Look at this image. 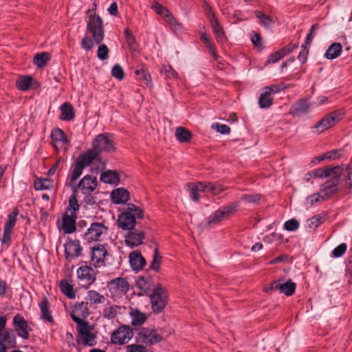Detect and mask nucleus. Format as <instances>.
I'll return each mask as SVG.
<instances>
[{
	"label": "nucleus",
	"instance_id": "f257e3e1",
	"mask_svg": "<svg viewBox=\"0 0 352 352\" xmlns=\"http://www.w3.org/2000/svg\"><path fill=\"white\" fill-rule=\"evenodd\" d=\"M142 217V211L133 204H128L125 211L118 217V225L123 230H132L136 224V218Z\"/></svg>",
	"mask_w": 352,
	"mask_h": 352
},
{
	"label": "nucleus",
	"instance_id": "f03ea898",
	"mask_svg": "<svg viewBox=\"0 0 352 352\" xmlns=\"http://www.w3.org/2000/svg\"><path fill=\"white\" fill-rule=\"evenodd\" d=\"M76 330V340L79 344L94 346L97 344V333L93 325H90L89 322L77 324Z\"/></svg>",
	"mask_w": 352,
	"mask_h": 352
},
{
	"label": "nucleus",
	"instance_id": "7ed1b4c3",
	"mask_svg": "<svg viewBox=\"0 0 352 352\" xmlns=\"http://www.w3.org/2000/svg\"><path fill=\"white\" fill-rule=\"evenodd\" d=\"M151 308L155 314L161 313L166 306L168 300V293L165 287L157 284L149 295Z\"/></svg>",
	"mask_w": 352,
	"mask_h": 352
},
{
	"label": "nucleus",
	"instance_id": "20e7f679",
	"mask_svg": "<svg viewBox=\"0 0 352 352\" xmlns=\"http://www.w3.org/2000/svg\"><path fill=\"white\" fill-rule=\"evenodd\" d=\"M87 28L91 34L96 44H100L104 37L103 21L102 18L95 14H90L87 21Z\"/></svg>",
	"mask_w": 352,
	"mask_h": 352
},
{
	"label": "nucleus",
	"instance_id": "39448f33",
	"mask_svg": "<svg viewBox=\"0 0 352 352\" xmlns=\"http://www.w3.org/2000/svg\"><path fill=\"white\" fill-rule=\"evenodd\" d=\"M237 207V204L236 203H232L230 205L225 206L219 210H216L214 212L211 214L206 219V227H213L223 221L224 219L228 217L230 214L236 210Z\"/></svg>",
	"mask_w": 352,
	"mask_h": 352
},
{
	"label": "nucleus",
	"instance_id": "423d86ee",
	"mask_svg": "<svg viewBox=\"0 0 352 352\" xmlns=\"http://www.w3.org/2000/svg\"><path fill=\"white\" fill-rule=\"evenodd\" d=\"M343 112L342 110L339 109L333 111L316 123L312 126V129H316L319 133H322L338 123L341 120Z\"/></svg>",
	"mask_w": 352,
	"mask_h": 352
},
{
	"label": "nucleus",
	"instance_id": "0eeeda50",
	"mask_svg": "<svg viewBox=\"0 0 352 352\" xmlns=\"http://www.w3.org/2000/svg\"><path fill=\"white\" fill-rule=\"evenodd\" d=\"M97 186V178L93 175H85L78 183V185L71 184V188L74 193L78 190L85 195L91 194Z\"/></svg>",
	"mask_w": 352,
	"mask_h": 352
},
{
	"label": "nucleus",
	"instance_id": "6e6552de",
	"mask_svg": "<svg viewBox=\"0 0 352 352\" xmlns=\"http://www.w3.org/2000/svg\"><path fill=\"white\" fill-rule=\"evenodd\" d=\"M314 104L311 102L308 98H301L295 102L290 107L289 114L295 117H301L309 114Z\"/></svg>",
	"mask_w": 352,
	"mask_h": 352
},
{
	"label": "nucleus",
	"instance_id": "1a4fd4ad",
	"mask_svg": "<svg viewBox=\"0 0 352 352\" xmlns=\"http://www.w3.org/2000/svg\"><path fill=\"white\" fill-rule=\"evenodd\" d=\"M133 337L132 330L126 325L118 327L111 335V341L114 344H123Z\"/></svg>",
	"mask_w": 352,
	"mask_h": 352
},
{
	"label": "nucleus",
	"instance_id": "9d476101",
	"mask_svg": "<svg viewBox=\"0 0 352 352\" xmlns=\"http://www.w3.org/2000/svg\"><path fill=\"white\" fill-rule=\"evenodd\" d=\"M12 325L19 337L25 340L29 338L32 329L28 326V322L22 315L18 314L14 316Z\"/></svg>",
	"mask_w": 352,
	"mask_h": 352
},
{
	"label": "nucleus",
	"instance_id": "9b49d317",
	"mask_svg": "<svg viewBox=\"0 0 352 352\" xmlns=\"http://www.w3.org/2000/svg\"><path fill=\"white\" fill-rule=\"evenodd\" d=\"M93 148L100 154L102 152H109L114 149L113 142L104 134H99L93 140Z\"/></svg>",
	"mask_w": 352,
	"mask_h": 352
},
{
	"label": "nucleus",
	"instance_id": "f8f14e48",
	"mask_svg": "<svg viewBox=\"0 0 352 352\" xmlns=\"http://www.w3.org/2000/svg\"><path fill=\"white\" fill-rule=\"evenodd\" d=\"M89 314L87 302H80L76 303L72 308L71 317L77 324L87 322L82 318Z\"/></svg>",
	"mask_w": 352,
	"mask_h": 352
},
{
	"label": "nucleus",
	"instance_id": "ddd939ff",
	"mask_svg": "<svg viewBox=\"0 0 352 352\" xmlns=\"http://www.w3.org/2000/svg\"><path fill=\"white\" fill-rule=\"evenodd\" d=\"M107 230V228L102 223H93L85 234V239L87 242L100 241L102 235L106 234Z\"/></svg>",
	"mask_w": 352,
	"mask_h": 352
},
{
	"label": "nucleus",
	"instance_id": "4468645a",
	"mask_svg": "<svg viewBox=\"0 0 352 352\" xmlns=\"http://www.w3.org/2000/svg\"><path fill=\"white\" fill-rule=\"evenodd\" d=\"M138 336L141 342L148 345L157 343L162 340V336L157 333L156 330L148 328L141 329Z\"/></svg>",
	"mask_w": 352,
	"mask_h": 352
},
{
	"label": "nucleus",
	"instance_id": "2eb2a0df",
	"mask_svg": "<svg viewBox=\"0 0 352 352\" xmlns=\"http://www.w3.org/2000/svg\"><path fill=\"white\" fill-rule=\"evenodd\" d=\"M107 251L104 246L100 243L91 248V262L95 267H100L104 264V259Z\"/></svg>",
	"mask_w": 352,
	"mask_h": 352
},
{
	"label": "nucleus",
	"instance_id": "dca6fc26",
	"mask_svg": "<svg viewBox=\"0 0 352 352\" xmlns=\"http://www.w3.org/2000/svg\"><path fill=\"white\" fill-rule=\"evenodd\" d=\"M96 272L88 265H82L77 270V277L83 283L89 286L96 280Z\"/></svg>",
	"mask_w": 352,
	"mask_h": 352
},
{
	"label": "nucleus",
	"instance_id": "f3484780",
	"mask_svg": "<svg viewBox=\"0 0 352 352\" xmlns=\"http://www.w3.org/2000/svg\"><path fill=\"white\" fill-rule=\"evenodd\" d=\"M344 171V168L340 166L334 167H327L324 169L317 168L311 171L312 176L322 178V177H340Z\"/></svg>",
	"mask_w": 352,
	"mask_h": 352
},
{
	"label": "nucleus",
	"instance_id": "a211bd4d",
	"mask_svg": "<svg viewBox=\"0 0 352 352\" xmlns=\"http://www.w3.org/2000/svg\"><path fill=\"white\" fill-rule=\"evenodd\" d=\"M18 214L19 210L17 209H14L11 213H10L8 215V220L5 223L3 227L2 242H9L10 241L11 233L13 228L16 224Z\"/></svg>",
	"mask_w": 352,
	"mask_h": 352
},
{
	"label": "nucleus",
	"instance_id": "6ab92c4d",
	"mask_svg": "<svg viewBox=\"0 0 352 352\" xmlns=\"http://www.w3.org/2000/svg\"><path fill=\"white\" fill-rule=\"evenodd\" d=\"M208 18L210 21L216 40L219 43H223L226 41V37L222 27L215 18L213 12L208 13Z\"/></svg>",
	"mask_w": 352,
	"mask_h": 352
},
{
	"label": "nucleus",
	"instance_id": "aec40b11",
	"mask_svg": "<svg viewBox=\"0 0 352 352\" xmlns=\"http://www.w3.org/2000/svg\"><path fill=\"white\" fill-rule=\"evenodd\" d=\"M110 290L117 294H126L129 289V284L124 278H116L109 283Z\"/></svg>",
	"mask_w": 352,
	"mask_h": 352
},
{
	"label": "nucleus",
	"instance_id": "412c9836",
	"mask_svg": "<svg viewBox=\"0 0 352 352\" xmlns=\"http://www.w3.org/2000/svg\"><path fill=\"white\" fill-rule=\"evenodd\" d=\"M332 180L327 181L320 186V192L325 199L338 191V184L341 179L340 177H331Z\"/></svg>",
	"mask_w": 352,
	"mask_h": 352
},
{
	"label": "nucleus",
	"instance_id": "4be33fe9",
	"mask_svg": "<svg viewBox=\"0 0 352 352\" xmlns=\"http://www.w3.org/2000/svg\"><path fill=\"white\" fill-rule=\"evenodd\" d=\"M296 289V284L292 281H287L285 283H280L278 281L273 282L270 286V290H279L280 293L287 296L292 295Z\"/></svg>",
	"mask_w": 352,
	"mask_h": 352
},
{
	"label": "nucleus",
	"instance_id": "5701e85b",
	"mask_svg": "<svg viewBox=\"0 0 352 352\" xmlns=\"http://www.w3.org/2000/svg\"><path fill=\"white\" fill-rule=\"evenodd\" d=\"M65 249V258L71 261L75 258L78 257L82 252V248L80 243H63Z\"/></svg>",
	"mask_w": 352,
	"mask_h": 352
},
{
	"label": "nucleus",
	"instance_id": "b1692460",
	"mask_svg": "<svg viewBox=\"0 0 352 352\" xmlns=\"http://www.w3.org/2000/svg\"><path fill=\"white\" fill-rule=\"evenodd\" d=\"M129 262L135 271L141 270L146 265V260L138 251H134L129 254Z\"/></svg>",
	"mask_w": 352,
	"mask_h": 352
},
{
	"label": "nucleus",
	"instance_id": "393cba45",
	"mask_svg": "<svg viewBox=\"0 0 352 352\" xmlns=\"http://www.w3.org/2000/svg\"><path fill=\"white\" fill-rule=\"evenodd\" d=\"M187 187L190 190V196L194 201H198L199 199L198 192H208V183L204 184L199 182L198 184L188 183Z\"/></svg>",
	"mask_w": 352,
	"mask_h": 352
},
{
	"label": "nucleus",
	"instance_id": "a878e982",
	"mask_svg": "<svg viewBox=\"0 0 352 352\" xmlns=\"http://www.w3.org/2000/svg\"><path fill=\"white\" fill-rule=\"evenodd\" d=\"M111 198L112 202L116 204H124L129 200V193L125 188H119L111 192Z\"/></svg>",
	"mask_w": 352,
	"mask_h": 352
},
{
	"label": "nucleus",
	"instance_id": "bb28decb",
	"mask_svg": "<svg viewBox=\"0 0 352 352\" xmlns=\"http://www.w3.org/2000/svg\"><path fill=\"white\" fill-rule=\"evenodd\" d=\"M137 287L144 292H153L157 285H155L150 276H140L136 280Z\"/></svg>",
	"mask_w": 352,
	"mask_h": 352
},
{
	"label": "nucleus",
	"instance_id": "cd10ccee",
	"mask_svg": "<svg viewBox=\"0 0 352 352\" xmlns=\"http://www.w3.org/2000/svg\"><path fill=\"white\" fill-rule=\"evenodd\" d=\"M129 316L131 318V324L135 327L141 326L147 319L146 314L136 308L131 309Z\"/></svg>",
	"mask_w": 352,
	"mask_h": 352
},
{
	"label": "nucleus",
	"instance_id": "c85d7f7f",
	"mask_svg": "<svg viewBox=\"0 0 352 352\" xmlns=\"http://www.w3.org/2000/svg\"><path fill=\"white\" fill-rule=\"evenodd\" d=\"M99 155L93 148L87 150L85 153L80 155L77 161L85 167L90 165L94 160H96Z\"/></svg>",
	"mask_w": 352,
	"mask_h": 352
},
{
	"label": "nucleus",
	"instance_id": "c756f323",
	"mask_svg": "<svg viewBox=\"0 0 352 352\" xmlns=\"http://www.w3.org/2000/svg\"><path fill=\"white\" fill-rule=\"evenodd\" d=\"M76 215L67 213L63 217V230L65 233H72L76 230Z\"/></svg>",
	"mask_w": 352,
	"mask_h": 352
},
{
	"label": "nucleus",
	"instance_id": "7c9ffc66",
	"mask_svg": "<svg viewBox=\"0 0 352 352\" xmlns=\"http://www.w3.org/2000/svg\"><path fill=\"white\" fill-rule=\"evenodd\" d=\"M34 82H36L34 78L30 76H21L16 82L18 89L25 91L28 90Z\"/></svg>",
	"mask_w": 352,
	"mask_h": 352
},
{
	"label": "nucleus",
	"instance_id": "2f4dec72",
	"mask_svg": "<svg viewBox=\"0 0 352 352\" xmlns=\"http://www.w3.org/2000/svg\"><path fill=\"white\" fill-rule=\"evenodd\" d=\"M100 180L104 183L116 184L119 182L120 176L117 171L109 170L101 174Z\"/></svg>",
	"mask_w": 352,
	"mask_h": 352
},
{
	"label": "nucleus",
	"instance_id": "473e14b6",
	"mask_svg": "<svg viewBox=\"0 0 352 352\" xmlns=\"http://www.w3.org/2000/svg\"><path fill=\"white\" fill-rule=\"evenodd\" d=\"M342 47L339 43H333L327 50L324 56L329 60L338 58L342 52Z\"/></svg>",
	"mask_w": 352,
	"mask_h": 352
},
{
	"label": "nucleus",
	"instance_id": "72a5a7b5",
	"mask_svg": "<svg viewBox=\"0 0 352 352\" xmlns=\"http://www.w3.org/2000/svg\"><path fill=\"white\" fill-rule=\"evenodd\" d=\"M61 114L60 118L62 120H71L74 118V111L72 105L69 102H65L60 106Z\"/></svg>",
	"mask_w": 352,
	"mask_h": 352
},
{
	"label": "nucleus",
	"instance_id": "f704fd0d",
	"mask_svg": "<svg viewBox=\"0 0 352 352\" xmlns=\"http://www.w3.org/2000/svg\"><path fill=\"white\" fill-rule=\"evenodd\" d=\"M39 307L42 314V318L49 322H53V317L50 310V304L47 299L43 300L39 303Z\"/></svg>",
	"mask_w": 352,
	"mask_h": 352
},
{
	"label": "nucleus",
	"instance_id": "c9c22d12",
	"mask_svg": "<svg viewBox=\"0 0 352 352\" xmlns=\"http://www.w3.org/2000/svg\"><path fill=\"white\" fill-rule=\"evenodd\" d=\"M87 300L91 305H97L104 303L106 298L96 290H89L87 292Z\"/></svg>",
	"mask_w": 352,
	"mask_h": 352
},
{
	"label": "nucleus",
	"instance_id": "e433bc0d",
	"mask_svg": "<svg viewBox=\"0 0 352 352\" xmlns=\"http://www.w3.org/2000/svg\"><path fill=\"white\" fill-rule=\"evenodd\" d=\"M6 344H8L7 347L11 348V347H15L16 345V337L14 335V331L12 329H8L6 330L1 336V339L0 340Z\"/></svg>",
	"mask_w": 352,
	"mask_h": 352
},
{
	"label": "nucleus",
	"instance_id": "4c0bfd02",
	"mask_svg": "<svg viewBox=\"0 0 352 352\" xmlns=\"http://www.w3.org/2000/svg\"><path fill=\"white\" fill-rule=\"evenodd\" d=\"M144 239V235L142 232H140L135 229L129 230L126 235L124 242H142Z\"/></svg>",
	"mask_w": 352,
	"mask_h": 352
},
{
	"label": "nucleus",
	"instance_id": "58836bf2",
	"mask_svg": "<svg viewBox=\"0 0 352 352\" xmlns=\"http://www.w3.org/2000/svg\"><path fill=\"white\" fill-rule=\"evenodd\" d=\"M267 91H270L263 89V91L260 94L258 104L262 109H267L272 104V98L270 97L271 95Z\"/></svg>",
	"mask_w": 352,
	"mask_h": 352
},
{
	"label": "nucleus",
	"instance_id": "ea45409f",
	"mask_svg": "<svg viewBox=\"0 0 352 352\" xmlns=\"http://www.w3.org/2000/svg\"><path fill=\"white\" fill-rule=\"evenodd\" d=\"M175 136L181 142H189L192 138V133L186 128L179 126L176 129Z\"/></svg>",
	"mask_w": 352,
	"mask_h": 352
},
{
	"label": "nucleus",
	"instance_id": "a19ab883",
	"mask_svg": "<svg viewBox=\"0 0 352 352\" xmlns=\"http://www.w3.org/2000/svg\"><path fill=\"white\" fill-rule=\"evenodd\" d=\"M122 307L118 305H111L104 308L102 311V316L107 320L114 319L119 314Z\"/></svg>",
	"mask_w": 352,
	"mask_h": 352
},
{
	"label": "nucleus",
	"instance_id": "79ce46f5",
	"mask_svg": "<svg viewBox=\"0 0 352 352\" xmlns=\"http://www.w3.org/2000/svg\"><path fill=\"white\" fill-rule=\"evenodd\" d=\"M323 222V219L320 216H314L305 221L304 226L308 231H311L318 228Z\"/></svg>",
	"mask_w": 352,
	"mask_h": 352
},
{
	"label": "nucleus",
	"instance_id": "37998d69",
	"mask_svg": "<svg viewBox=\"0 0 352 352\" xmlns=\"http://www.w3.org/2000/svg\"><path fill=\"white\" fill-rule=\"evenodd\" d=\"M60 288L62 293L66 295L69 298L73 299L75 298L76 294L73 286L66 280L60 281Z\"/></svg>",
	"mask_w": 352,
	"mask_h": 352
},
{
	"label": "nucleus",
	"instance_id": "c03bdc74",
	"mask_svg": "<svg viewBox=\"0 0 352 352\" xmlns=\"http://www.w3.org/2000/svg\"><path fill=\"white\" fill-rule=\"evenodd\" d=\"M85 167L78 162L77 160L76 162L74 168L72 172L69 180V186L71 187V184H74L76 180L81 175L82 173V170Z\"/></svg>",
	"mask_w": 352,
	"mask_h": 352
},
{
	"label": "nucleus",
	"instance_id": "a18cd8bd",
	"mask_svg": "<svg viewBox=\"0 0 352 352\" xmlns=\"http://www.w3.org/2000/svg\"><path fill=\"white\" fill-rule=\"evenodd\" d=\"M34 188L36 190L50 189L52 186V181L47 178H40L35 180Z\"/></svg>",
	"mask_w": 352,
	"mask_h": 352
},
{
	"label": "nucleus",
	"instance_id": "49530a36",
	"mask_svg": "<svg viewBox=\"0 0 352 352\" xmlns=\"http://www.w3.org/2000/svg\"><path fill=\"white\" fill-rule=\"evenodd\" d=\"M50 60L49 54L47 52H42L36 54L34 58V63L40 68L43 67Z\"/></svg>",
	"mask_w": 352,
	"mask_h": 352
},
{
	"label": "nucleus",
	"instance_id": "de8ad7c7",
	"mask_svg": "<svg viewBox=\"0 0 352 352\" xmlns=\"http://www.w3.org/2000/svg\"><path fill=\"white\" fill-rule=\"evenodd\" d=\"M160 73L164 76L167 80L177 79L178 74L170 65H163L160 69Z\"/></svg>",
	"mask_w": 352,
	"mask_h": 352
},
{
	"label": "nucleus",
	"instance_id": "09e8293b",
	"mask_svg": "<svg viewBox=\"0 0 352 352\" xmlns=\"http://www.w3.org/2000/svg\"><path fill=\"white\" fill-rule=\"evenodd\" d=\"M201 41L204 43L205 46L210 50L215 59H217L218 56L216 53L215 47L214 43L211 41L209 36L206 33L201 34Z\"/></svg>",
	"mask_w": 352,
	"mask_h": 352
},
{
	"label": "nucleus",
	"instance_id": "8fccbe9b",
	"mask_svg": "<svg viewBox=\"0 0 352 352\" xmlns=\"http://www.w3.org/2000/svg\"><path fill=\"white\" fill-rule=\"evenodd\" d=\"M255 15L259 19L260 23L265 27L269 28L273 23L272 19L260 10H256Z\"/></svg>",
	"mask_w": 352,
	"mask_h": 352
},
{
	"label": "nucleus",
	"instance_id": "3c124183",
	"mask_svg": "<svg viewBox=\"0 0 352 352\" xmlns=\"http://www.w3.org/2000/svg\"><path fill=\"white\" fill-rule=\"evenodd\" d=\"M324 200V199L322 197V194L320 192H318L317 193H314L313 195L308 196L305 199V204L307 208H310L314 204Z\"/></svg>",
	"mask_w": 352,
	"mask_h": 352
},
{
	"label": "nucleus",
	"instance_id": "603ef678",
	"mask_svg": "<svg viewBox=\"0 0 352 352\" xmlns=\"http://www.w3.org/2000/svg\"><path fill=\"white\" fill-rule=\"evenodd\" d=\"M51 138L53 141L63 143H67L68 141L65 137V133L60 129H54L52 130L51 133Z\"/></svg>",
	"mask_w": 352,
	"mask_h": 352
},
{
	"label": "nucleus",
	"instance_id": "864d4df0",
	"mask_svg": "<svg viewBox=\"0 0 352 352\" xmlns=\"http://www.w3.org/2000/svg\"><path fill=\"white\" fill-rule=\"evenodd\" d=\"M79 209L78 200L74 195H72L69 198V205L67 208L66 213L70 212L72 215H75V212Z\"/></svg>",
	"mask_w": 352,
	"mask_h": 352
},
{
	"label": "nucleus",
	"instance_id": "5fc2aeb1",
	"mask_svg": "<svg viewBox=\"0 0 352 352\" xmlns=\"http://www.w3.org/2000/svg\"><path fill=\"white\" fill-rule=\"evenodd\" d=\"M161 261L162 257L159 254L157 248H155L154 250L153 260L150 265V268L151 270H153L155 272H159L161 266Z\"/></svg>",
	"mask_w": 352,
	"mask_h": 352
},
{
	"label": "nucleus",
	"instance_id": "6e6d98bb",
	"mask_svg": "<svg viewBox=\"0 0 352 352\" xmlns=\"http://www.w3.org/2000/svg\"><path fill=\"white\" fill-rule=\"evenodd\" d=\"M165 21L174 31H178L182 29V25L177 22L176 19L169 12L164 18Z\"/></svg>",
	"mask_w": 352,
	"mask_h": 352
},
{
	"label": "nucleus",
	"instance_id": "4d7b16f0",
	"mask_svg": "<svg viewBox=\"0 0 352 352\" xmlns=\"http://www.w3.org/2000/svg\"><path fill=\"white\" fill-rule=\"evenodd\" d=\"M109 48L105 44L100 45L97 51V56L101 60H105L109 58Z\"/></svg>",
	"mask_w": 352,
	"mask_h": 352
},
{
	"label": "nucleus",
	"instance_id": "13d9d810",
	"mask_svg": "<svg viewBox=\"0 0 352 352\" xmlns=\"http://www.w3.org/2000/svg\"><path fill=\"white\" fill-rule=\"evenodd\" d=\"M224 190V188L218 183H208V192L217 195Z\"/></svg>",
	"mask_w": 352,
	"mask_h": 352
},
{
	"label": "nucleus",
	"instance_id": "bf43d9fd",
	"mask_svg": "<svg viewBox=\"0 0 352 352\" xmlns=\"http://www.w3.org/2000/svg\"><path fill=\"white\" fill-rule=\"evenodd\" d=\"M300 223L295 219L286 221L284 223V228L287 231H296L298 229Z\"/></svg>",
	"mask_w": 352,
	"mask_h": 352
},
{
	"label": "nucleus",
	"instance_id": "052dcab7",
	"mask_svg": "<svg viewBox=\"0 0 352 352\" xmlns=\"http://www.w3.org/2000/svg\"><path fill=\"white\" fill-rule=\"evenodd\" d=\"M111 74L114 78L121 80L124 78V72L120 65H116L111 69Z\"/></svg>",
	"mask_w": 352,
	"mask_h": 352
},
{
	"label": "nucleus",
	"instance_id": "680f3d73",
	"mask_svg": "<svg viewBox=\"0 0 352 352\" xmlns=\"http://www.w3.org/2000/svg\"><path fill=\"white\" fill-rule=\"evenodd\" d=\"M151 8L155 11L157 14L162 16L164 19L170 12L165 7L160 5L157 2H155L152 5Z\"/></svg>",
	"mask_w": 352,
	"mask_h": 352
},
{
	"label": "nucleus",
	"instance_id": "e2e57ef3",
	"mask_svg": "<svg viewBox=\"0 0 352 352\" xmlns=\"http://www.w3.org/2000/svg\"><path fill=\"white\" fill-rule=\"evenodd\" d=\"M212 128L215 129L217 132L221 134L228 135L230 133V128L226 124L215 123L212 125Z\"/></svg>",
	"mask_w": 352,
	"mask_h": 352
},
{
	"label": "nucleus",
	"instance_id": "0e129e2a",
	"mask_svg": "<svg viewBox=\"0 0 352 352\" xmlns=\"http://www.w3.org/2000/svg\"><path fill=\"white\" fill-rule=\"evenodd\" d=\"M346 250V245L345 243H340L332 251L331 256L333 258H338L342 256Z\"/></svg>",
	"mask_w": 352,
	"mask_h": 352
},
{
	"label": "nucleus",
	"instance_id": "69168bd1",
	"mask_svg": "<svg viewBox=\"0 0 352 352\" xmlns=\"http://www.w3.org/2000/svg\"><path fill=\"white\" fill-rule=\"evenodd\" d=\"M261 198L258 194H244L241 196V199L248 203H256Z\"/></svg>",
	"mask_w": 352,
	"mask_h": 352
},
{
	"label": "nucleus",
	"instance_id": "338daca9",
	"mask_svg": "<svg viewBox=\"0 0 352 352\" xmlns=\"http://www.w3.org/2000/svg\"><path fill=\"white\" fill-rule=\"evenodd\" d=\"M344 168V171L342 174L341 175V177L343 175L346 174V177L345 179L346 181V185L348 186L349 188H351L352 186V168L349 169L348 167L341 166Z\"/></svg>",
	"mask_w": 352,
	"mask_h": 352
},
{
	"label": "nucleus",
	"instance_id": "774afa93",
	"mask_svg": "<svg viewBox=\"0 0 352 352\" xmlns=\"http://www.w3.org/2000/svg\"><path fill=\"white\" fill-rule=\"evenodd\" d=\"M126 352H146V348L142 345L130 344L126 346Z\"/></svg>",
	"mask_w": 352,
	"mask_h": 352
}]
</instances>
